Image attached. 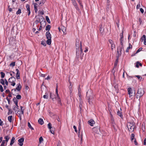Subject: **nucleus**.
I'll return each instance as SVG.
<instances>
[{
    "mask_svg": "<svg viewBox=\"0 0 146 146\" xmlns=\"http://www.w3.org/2000/svg\"><path fill=\"white\" fill-rule=\"evenodd\" d=\"M11 83V86H14L15 85V82H12V83Z\"/></svg>",
    "mask_w": 146,
    "mask_h": 146,
    "instance_id": "61",
    "label": "nucleus"
},
{
    "mask_svg": "<svg viewBox=\"0 0 146 146\" xmlns=\"http://www.w3.org/2000/svg\"><path fill=\"white\" fill-rule=\"evenodd\" d=\"M5 143V140H4L2 141V143L1 145V146H4V144Z\"/></svg>",
    "mask_w": 146,
    "mask_h": 146,
    "instance_id": "49",
    "label": "nucleus"
},
{
    "mask_svg": "<svg viewBox=\"0 0 146 146\" xmlns=\"http://www.w3.org/2000/svg\"><path fill=\"white\" fill-rule=\"evenodd\" d=\"M0 83L3 85H5L4 80L3 79H1L0 80Z\"/></svg>",
    "mask_w": 146,
    "mask_h": 146,
    "instance_id": "36",
    "label": "nucleus"
},
{
    "mask_svg": "<svg viewBox=\"0 0 146 146\" xmlns=\"http://www.w3.org/2000/svg\"><path fill=\"white\" fill-rule=\"evenodd\" d=\"M142 49V48H140L137 51L136 54L137 53L139 52H140L141 50Z\"/></svg>",
    "mask_w": 146,
    "mask_h": 146,
    "instance_id": "50",
    "label": "nucleus"
},
{
    "mask_svg": "<svg viewBox=\"0 0 146 146\" xmlns=\"http://www.w3.org/2000/svg\"><path fill=\"white\" fill-rule=\"evenodd\" d=\"M80 53L81 54L83 52L82 49V42H80Z\"/></svg>",
    "mask_w": 146,
    "mask_h": 146,
    "instance_id": "34",
    "label": "nucleus"
},
{
    "mask_svg": "<svg viewBox=\"0 0 146 146\" xmlns=\"http://www.w3.org/2000/svg\"><path fill=\"white\" fill-rule=\"evenodd\" d=\"M77 0L78 2L80 5V6L81 7V9H82L83 7V5L82 3L80 1V0Z\"/></svg>",
    "mask_w": 146,
    "mask_h": 146,
    "instance_id": "26",
    "label": "nucleus"
},
{
    "mask_svg": "<svg viewBox=\"0 0 146 146\" xmlns=\"http://www.w3.org/2000/svg\"><path fill=\"white\" fill-rule=\"evenodd\" d=\"M50 25H47L46 27L45 30L49 31L50 30Z\"/></svg>",
    "mask_w": 146,
    "mask_h": 146,
    "instance_id": "29",
    "label": "nucleus"
},
{
    "mask_svg": "<svg viewBox=\"0 0 146 146\" xmlns=\"http://www.w3.org/2000/svg\"><path fill=\"white\" fill-rule=\"evenodd\" d=\"M16 80L15 78L13 76H12L8 80V81L9 82L12 83L14 82Z\"/></svg>",
    "mask_w": 146,
    "mask_h": 146,
    "instance_id": "12",
    "label": "nucleus"
},
{
    "mask_svg": "<svg viewBox=\"0 0 146 146\" xmlns=\"http://www.w3.org/2000/svg\"><path fill=\"white\" fill-rule=\"evenodd\" d=\"M144 94V91L142 88H139L136 94V98L140 99L141 97Z\"/></svg>",
    "mask_w": 146,
    "mask_h": 146,
    "instance_id": "2",
    "label": "nucleus"
},
{
    "mask_svg": "<svg viewBox=\"0 0 146 146\" xmlns=\"http://www.w3.org/2000/svg\"><path fill=\"white\" fill-rule=\"evenodd\" d=\"M139 62L137 61L136 62V64L135 65L136 67L137 68H138L139 67Z\"/></svg>",
    "mask_w": 146,
    "mask_h": 146,
    "instance_id": "53",
    "label": "nucleus"
},
{
    "mask_svg": "<svg viewBox=\"0 0 146 146\" xmlns=\"http://www.w3.org/2000/svg\"><path fill=\"white\" fill-rule=\"evenodd\" d=\"M46 21L48 23H50V21L48 16H46Z\"/></svg>",
    "mask_w": 146,
    "mask_h": 146,
    "instance_id": "38",
    "label": "nucleus"
},
{
    "mask_svg": "<svg viewBox=\"0 0 146 146\" xmlns=\"http://www.w3.org/2000/svg\"><path fill=\"white\" fill-rule=\"evenodd\" d=\"M122 50H123V51H124V50H123V46H121V47L119 49V48H117V54L118 55H119L120 54L119 52H120V54H121V51H122Z\"/></svg>",
    "mask_w": 146,
    "mask_h": 146,
    "instance_id": "11",
    "label": "nucleus"
},
{
    "mask_svg": "<svg viewBox=\"0 0 146 146\" xmlns=\"http://www.w3.org/2000/svg\"><path fill=\"white\" fill-rule=\"evenodd\" d=\"M54 98L56 100L58 101L59 103H60V99L59 96L58 94V95L56 94V95L55 96Z\"/></svg>",
    "mask_w": 146,
    "mask_h": 146,
    "instance_id": "14",
    "label": "nucleus"
},
{
    "mask_svg": "<svg viewBox=\"0 0 146 146\" xmlns=\"http://www.w3.org/2000/svg\"><path fill=\"white\" fill-rule=\"evenodd\" d=\"M141 40H144V41L146 40V36L143 35V36L141 38Z\"/></svg>",
    "mask_w": 146,
    "mask_h": 146,
    "instance_id": "35",
    "label": "nucleus"
},
{
    "mask_svg": "<svg viewBox=\"0 0 146 146\" xmlns=\"http://www.w3.org/2000/svg\"><path fill=\"white\" fill-rule=\"evenodd\" d=\"M48 127L49 129H51L52 127L51 124L49 123L48 124Z\"/></svg>",
    "mask_w": 146,
    "mask_h": 146,
    "instance_id": "41",
    "label": "nucleus"
},
{
    "mask_svg": "<svg viewBox=\"0 0 146 146\" xmlns=\"http://www.w3.org/2000/svg\"><path fill=\"white\" fill-rule=\"evenodd\" d=\"M115 46L114 44H111V49L113 50V49L115 47Z\"/></svg>",
    "mask_w": 146,
    "mask_h": 146,
    "instance_id": "52",
    "label": "nucleus"
},
{
    "mask_svg": "<svg viewBox=\"0 0 146 146\" xmlns=\"http://www.w3.org/2000/svg\"><path fill=\"white\" fill-rule=\"evenodd\" d=\"M127 127L129 131L131 132L133 131L135 125L134 123L133 122L128 123L127 125Z\"/></svg>",
    "mask_w": 146,
    "mask_h": 146,
    "instance_id": "3",
    "label": "nucleus"
},
{
    "mask_svg": "<svg viewBox=\"0 0 146 146\" xmlns=\"http://www.w3.org/2000/svg\"><path fill=\"white\" fill-rule=\"evenodd\" d=\"M118 62V59H117L115 61V64H114L115 66H116L117 65Z\"/></svg>",
    "mask_w": 146,
    "mask_h": 146,
    "instance_id": "56",
    "label": "nucleus"
},
{
    "mask_svg": "<svg viewBox=\"0 0 146 146\" xmlns=\"http://www.w3.org/2000/svg\"><path fill=\"white\" fill-rule=\"evenodd\" d=\"M111 125L113 127V128L115 130H116V129H115V122L114 121V120L113 119H111Z\"/></svg>",
    "mask_w": 146,
    "mask_h": 146,
    "instance_id": "15",
    "label": "nucleus"
},
{
    "mask_svg": "<svg viewBox=\"0 0 146 146\" xmlns=\"http://www.w3.org/2000/svg\"><path fill=\"white\" fill-rule=\"evenodd\" d=\"M26 8H27V11H30V6L29 5L27 4L26 5Z\"/></svg>",
    "mask_w": 146,
    "mask_h": 146,
    "instance_id": "37",
    "label": "nucleus"
},
{
    "mask_svg": "<svg viewBox=\"0 0 146 146\" xmlns=\"http://www.w3.org/2000/svg\"><path fill=\"white\" fill-rule=\"evenodd\" d=\"M76 54L77 55H78L79 54V47L80 45L79 43V40H76Z\"/></svg>",
    "mask_w": 146,
    "mask_h": 146,
    "instance_id": "4",
    "label": "nucleus"
},
{
    "mask_svg": "<svg viewBox=\"0 0 146 146\" xmlns=\"http://www.w3.org/2000/svg\"><path fill=\"white\" fill-rule=\"evenodd\" d=\"M15 65V62H12L10 64V66H14Z\"/></svg>",
    "mask_w": 146,
    "mask_h": 146,
    "instance_id": "47",
    "label": "nucleus"
},
{
    "mask_svg": "<svg viewBox=\"0 0 146 146\" xmlns=\"http://www.w3.org/2000/svg\"><path fill=\"white\" fill-rule=\"evenodd\" d=\"M21 115H23L24 114V107L23 106H21Z\"/></svg>",
    "mask_w": 146,
    "mask_h": 146,
    "instance_id": "24",
    "label": "nucleus"
},
{
    "mask_svg": "<svg viewBox=\"0 0 146 146\" xmlns=\"http://www.w3.org/2000/svg\"><path fill=\"white\" fill-rule=\"evenodd\" d=\"M132 48V46L131 44L129 43V46L128 47H127V49H126L125 51L126 52H129V50L130 48Z\"/></svg>",
    "mask_w": 146,
    "mask_h": 146,
    "instance_id": "20",
    "label": "nucleus"
},
{
    "mask_svg": "<svg viewBox=\"0 0 146 146\" xmlns=\"http://www.w3.org/2000/svg\"><path fill=\"white\" fill-rule=\"evenodd\" d=\"M51 38L47 39V40L46 41V43L48 44H50L51 43Z\"/></svg>",
    "mask_w": 146,
    "mask_h": 146,
    "instance_id": "23",
    "label": "nucleus"
},
{
    "mask_svg": "<svg viewBox=\"0 0 146 146\" xmlns=\"http://www.w3.org/2000/svg\"><path fill=\"white\" fill-rule=\"evenodd\" d=\"M61 30L64 34L66 32V28L65 27H63L61 29Z\"/></svg>",
    "mask_w": 146,
    "mask_h": 146,
    "instance_id": "33",
    "label": "nucleus"
},
{
    "mask_svg": "<svg viewBox=\"0 0 146 146\" xmlns=\"http://www.w3.org/2000/svg\"><path fill=\"white\" fill-rule=\"evenodd\" d=\"M16 70L17 72L16 77L17 79H19L20 78V74L19 71L17 69H16Z\"/></svg>",
    "mask_w": 146,
    "mask_h": 146,
    "instance_id": "10",
    "label": "nucleus"
},
{
    "mask_svg": "<svg viewBox=\"0 0 146 146\" xmlns=\"http://www.w3.org/2000/svg\"><path fill=\"white\" fill-rule=\"evenodd\" d=\"M74 6V7L78 11H80V9L78 7V5L76 2L72 4Z\"/></svg>",
    "mask_w": 146,
    "mask_h": 146,
    "instance_id": "16",
    "label": "nucleus"
},
{
    "mask_svg": "<svg viewBox=\"0 0 146 146\" xmlns=\"http://www.w3.org/2000/svg\"><path fill=\"white\" fill-rule=\"evenodd\" d=\"M9 110V111L8 113V115H9L10 114H11L12 113V111L10 109H9L8 110Z\"/></svg>",
    "mask_w": 146,
    "mask_h": 146,
    "instance_id": "44",
    "label": "nucleus"
},
{
    "mask_svg": "<svg viewBox=\"0 0 146 146\" xmlns=\"http://www.w3.org/2000/svg\"><path fill=\"white\" fill-rule=\"evenodd\" d=\"M143 144L145 145H146V139H144L143 141Z\"/></svg>",
    "mask_w": 146,
    "mask_h": 146,
    "instance_id": "64",
    "label": "nucleus"
},
{
    "mask_svg": "<svg viewBox=\"0 0 146 146\" xmlns=\"http://www.w3.org/2000/svg\"><path fill=\"white\" fill-rule=\"evenodd\" d=\"M38 123L41 125H42L44 123L42 119L41 118H40L39 119L38 121Z\"/></svg>",
    "mask_w": 146,
    "mask_h": 146,
    "instance_id": "19",
    "label": "nucleus"
},
{
    "mask_svg": "<svg viewBox=\"0 0 146 146\" xmlns=\"http://www.w3.org/2000/svg\"><path fill=\"white\" fill-rule=\"evenodd\" d=\"M34 10L35 11V12L36 13L37 11V7L35 5H34Z\"/></svg>",
    "mask_w": 146,
    "mask_h": 146,
    "instance_id": "48",
    "label": "nucleus"
},
{
    "mask_svg": "<svg viewBox=\"0 0 146 146\" xmlns=\"http://www.w3.org/2000/svg\"><path fill=\"white\" fill-rule=\"evenodd\" d=\"M15 141V139L14 137H12V138L11 140V142L10 143V145L11 146L13 144L14 142V141Z\"/></svg>",
    "mask_w": 146,
    "mask_h": 146,
    "instance_id": "17",
    "label": "nucleus"
},
{
    "mask_svg": "<svg viewBox=\"0 0 146 146\" xmlns=\"http://www.w3.org/2000/svg\"><path fill=\"white\" fill-rule=\"evenodd\" d=\"M28 127L30 128L31 130H34V128L31 126L30 123L29 122L28 123Z\"/></svg>",
    "mask_w": 146,
    "mask_h": 146,
    "instance_id": "27",
    "label": "nucleus"
},
{
    "mask_svg": "<svg viewBox=\"0 0 146 146\" xmlns=\"http://www.w3.org/2000/svg\"><path fill=\"white\" fill-rule=\"evenodd\" d=\"M21 9H19L18 11H17V13H16V14L18 15V14H20L21 13Z\"/></svg>",
    "mask_w": 146,
    "mask_h": 146,
    "instance_id": "43",
    "label": "nucleus"
},
{
    "mask_svg": "<svg viewBox=\"0 0 146 146\" xmlns=\"http://www.w3.org/2000/svg\"><path fill=\"white\" fill-rule=\"evenodd\" d=\"M73 128L74 129L75 131L76 132H77V128H76V127L75 125H74L73 126Z\"/></svg>",
    "mask_w": 146,
    "mask_h": 146,
    "instance_id": "57",
    "label": "nucleus"
},
{
    "mask_svg": "<svg viewBox=\"0 0 146 146\" xmlns=\"http://www.w3.org/2000/svg\"><path fill=\"white\" fill-rule=\"evenodd\" d=\"M117 114L121 118L123 116V115L121 114V112L119 110L117 111Z\"/></svg>",
    "mask_w": 146,
    "mask_h": 146,
    "instance_id": "28",
    "label": "nucleus"
},
{
    "mask_svg": "<svg viewBox=\"0 0 146 146\" xmlns=\"http://www.w3.org/2000/svg\"><path fill=\"white\" fill-rule=\"evenodd\" d=\"M140 11L142 13H143L144 12V10L142 8L140 9Z\"/></svg>",
    "mask_w": 146,
    "mask_h": 146,
    "instance_id": "62",
    "label": "nucleus"
},
{
    "mask_svg": "<svg viewBox=\"0 0 146 146\" xmlns=\"http://www.w3.org/2000/svg\"><path fill=\"white\" fill-rule=\"evenodd\" d=\"M44 3V1H42L41 2H40L39 3H38V5L39 6H41Z\"/></svg>",
    "mask_w": 146,
    "mask_h": 146,
    "instance_id": "31",
    "label": "nucleus"
},
{
    "mask_svg": "<svg viewBox=\"0 0 146 146\" xmlns=\"http://www.w3.org/2000/svg\"><path fill=\"white\" fill-rule=\"evenodd\" d=\"M135 77H137L140 81H141L142 79V77L139 75H136L135 76Z\"/></svg>",
    "mask_w": 146,
    "mask_h": 146,
    "instance_id": "40",
    "label": "nucleus"
},
{
    "mask_svg": "<svg viewBox=\"0 0 146 146\" xmlns=\"http://www.w3.org/2000/svg\"><path fill=\"white\" fill-rule=\"evenodd\" d=\"M17 109H18V108L16 106H15L13 108V110L15 111V112L17 111Z\"/></svg>",
    "mask_w": 146,
    "mask_h": 146,
    "instance_id": "58",
    "label": "nucleus"
},
{
    "mask_svg": "<svg viewBox=\"0 0 146 146\" xmlns=\"http://www.w3.org/2000/svg\"><path fill=\"white\" fill-rule=\"evenodd\" d=\"M109 42L110 44H113V41L112 40L110 39L109 40Z\"/></svg>",
    "mask_w": 146,
    "mask_h": 146,
    "instance_id": "63",
    "label": "nucleus"
},
{
    "mask_svg": "<svg viewBox=\"0 0 146 146\" xmlns=\"http://www.w3.org/2000/svg\"><path fill=\"white\" fill-rule=\"evenodd\" d=\"M135 135L133 133H132L131 135V140L133 141V140L134 139Z\"/></svg>",
    "mask_w": 146,
    "mask_h": 146,
    "instance_id": "30",
    "label": "nucleus"
},
{
    "mask_svg": "<svg viewBox=\"0 0 146 146\" xmlns=\"http://www.w3.org/2000/svg\"><path fill=\"white\" fill-rule=\"evenodd\" d=\"M92 130L93 131L97 134H99L100 131L99 126L94 127L92 129Z\"/></svg>",
    "mask_w": 146,
    "mask_h": 146,
    "instance_id": "6",
    "label": "nucleus"
},
{
    "mask_svg": "<svg viewBox=\"0 0 146 146\" xmlns=\"http://www.w3.org/2000/svg\"><path fill=\"white\" fill-rule=\"evenodd\" d=\"M21 98V96L20 95H18L16 96V98L17 99H20Z\"/></svg>",
    "mask_w": 146,
    "mask_h": 146,
    "instance_id": "45",
    "label": "nucleus"
},
{
    "mask_svg": "<svg viewBox=\"0 0 146 146\" xmlns=\"http://www.w3.org/2000/svg\"><path fill=\"white\" fill-rule=\"evenodd\" d=\"M127 91L130 97L134 96L135 93V92H134V93L133 92L131 88H128L127 89Z\"/></svg>",
    "mask_w": 146,
    "mask_h": 146,
    "instance_id": "5",
    "label": "nucleus"
},
{
    "mask_svg": "<svg viewBox=\"0 0 146 146\" xmlns=\"http://www.w3.org/2000/svg\"><path fill=\"white\" fill-rule=\"evenodd\" d=\"M4 138L5 139V141H6L7 142L8 141L9 139V137L8 135H6L5 136V137H4Z\"/></svg>",
    "mask_w": 146,
    "mask_h": 146,
    "instance_id": "32",
    "label": "nucleus"
},
{
    "mask_svg": "<svg viewBox=\"0 0 146 146\" xmlns=\"http://www.w3.org/2000/svg\"><path fill=\"white\" fill-rule=\"evenodd\" d=\"M119 20L117 19V22H116V25H117L118 27H119Z\"/></svg>",
    "mask_w": 146,
    "mask_h": 146,
    "instance_id": "55",
    "label": "nucleus"
},
{
    "mask_svg": "<svg viewBox=\"0 0 146 146\" xmlns=\"http://www.w3.org/2000/svg\"><path fill=\"white\" fill-rule=\"evenodd\" d=\"M70 84L69 87V90H70V96L71 95V94L72 93V86L71 85V83H70Z\"/></svg>",
    "mask_w": 146,
    "mask_h": 146,
    "instance_id": "18",
    "label": "nucleus"
},
{
    "mask_svg": "<svg viewBox=\"0 0 146 146\" xmlns=\"http://www.w3.org/2000/svg\"><path fill=\"white\" fill-rule=\"evenodd\" d=\"M41 44L43 45L44 46H46V44H45V42H44L43 41H42L41 42Z\"/></svg>",
    "mask_w": 146,
    "mask_h": 146,
    "instance_id": "60",
    "label": "nucleus"
},
{
    "mask_svg": "<svg viewBox=\"0 0 146 146\" xmlns=\"http://www.w3.org/2000/svg\"><path fill=\"white\" fill-rule=\"evenodd\" d=\"M0 74L1 75V77L2 78L4 77L5 76V74L3 72H1Z\"/></svg>",
    "mask_w": 146,
    "mask_h": 146,
    "instance_id": "39",
    "label": "nucleus"
},
{
    "mask_svg": "<svg viewBox=\"0 0 146 146\" xmlns=\"http://www.w3.org/2000/svg\"><path fill=\"white\" fill-rule=\"evenodd\" d=\"M12 116L10 115L8 117V121L10 123L12 122Z\"/></svg>",
    "mask_w": 146,
    "mask_h": 146,
    "instance_id": "21",
    "label": "nucleus"
},
{
    "mask_svg": "<svg viewBox=\"0 0 146 146\" xmlns=\"http://www.w3.org/2000/svg\"><path fill=\"white\" fill-rule=\"evenodd\" d=\"M95 122L94 120L92 119H91L88 121V123L91 126H93L94 124L95 123Z\"/></svg>",
    "mask_w": 146,
    "mask_h": 146,
    "instance_id": "8",
    "label": "nucleus"
},
{
    "mask_svg": "<svg viewBox=\"0 0 146 146\" xmlns=\"http://www.w3.org/2000/svg\"><path fill=\"white\" fill-rule=\"evenodd\" d=\"M24 139L23 138H21L18 140V142L20 143L19 144L20 146H22L23 145V142H24Z\"/></svg>",
    "mask_w": 146,
    "mask_h": 146,
    "instance_id": "9",
    "label": "nucleus"
},
{
    "mask_svg": "<svg viewBox=\"0 0 146 146\" xmlns=\"http://www.w3.org/2000/svg\"><path fill=\"white\" fill-rule=\"evenodd\" d=\"M17 87L15 89H12L11 90V91L13 92V91H14V92H16V90H17L18 91H20L21 88V85L20 83L19 84H17ZM13 93V92H12Z\"/></svg>",
    "mask_w": 146,
    "mask_h": 146,
    "instance_id": "7",
    "label": "nucleus"
},
{
    "mask_svg": "<svg viewBox=\"0 0 146 146\" xmlns=\"http://www.w3.org/2000/svg\"><path fill=\"white\" fill-rule=\"evenodd\" d=\"M80 128H81V125H80V122H79V126L78 127L79 130H78V136L79 137L80 136Z\"/></svg>",
    "mask_w": 146,
    "mask_h": 146,
    "instance_id": "42",
    "label": "nucleus"
},
{
    "mask_svg": "<svg viewBox=\"0 0 146 146\" xmlns=\"http://www.w3.org/2000/svg\"><path fill=\"white\" fill-rule=\"evenodd\" d=\"M13 101L14 103L15 104L16 106H17V104H18V101L17 100L16 98L14 97L13 98Z\"/></svg>",
    "mask_w": 146,
    "mask_h": 146,
    "instance_id": "22",
    "label": "nucleus"
},
{
    "mask_svg": "<svg viewBox=\"0 0 146 146\" xmlns=\"http://www.w3.org/2000/svg\"><path fill=\"white\" fill-rule=\"evenodd\" d=\"M86 96L88 98L89 103L90 104H92V103L93 96L91 90H89L87 92Z\"/></svg>",
    "mask_w": 146,
    "mask_h": 146,
    "instance_id": "1",
    "label": "nucleus"
},
{
    "mask_svg": "<svg viewBox=\"0 0 146 146\" xmlns=\"http://www.w3.org/2000/svg\"><path fill=\"white\" fill-rule=\"evenodd\" d=\"M0 90L1 92H2L3 91V87L1 85H0Z\"/></svg>",
    "mask_w": 146,
    "mask_h": 146,
    "instance_id": "51",
    "label": "nucleus"
},
{
    "mask_svg": "<svg viewBox=\"0 0 146 146\" xmlns=\"http://www.w3.org/2000/svg\"><path fill=\"white\" fill-rule=\"evenodd\" d=\"M46 35L47 39L51 38V35L49 31H48L46 32Z\"/></svg>",
    "mask_w": 146,
    "mask_h": 146,
    "instance_id": "13",
    "label": "nucleus"
},
{
    "mask_svg": "<svg viewBox=\"0 0 146 146\" xmlns=\"http://www.w3.org/2000/svg\"><path fill=\"white\" fill-rule=\"evenodd\" d=\"M4 81H5V83L6 86H8V83L7 80L6 79H4Z\"/></svg>",
    "mask_w": 146,
    "mask_h": 146,
    "instance_id": "54",
    "label": "nucleus"
},
{
    "mask_svg": "<svg viewBox=\"0 0 146 146\" xmlns=\"http://www.w3.org/2000/svg\"><path fill=\"white\" fill-rule=\"evenodd\" d=\"M43 139L42 137H40L39 139V141L40 143H41L42 142V141H43Z\"/></svg>",
    "mask_w": 146,
    "mask_h": 146,
    "instance_id": "46",
    "label": "nucleus"
},
{
    "mask_svg": "<svg viewBox=\"0 0 146 146\" xmlns=\"http://www.w3.org/2000/svg\"><path fill=\"white\" fill-rule=\"evenodd\" d=\"M50 132L52 134H54V131L55 129L54 128L52 127L51 129H49Z\"/></svg>",
    "mask_w": 146,
    "mask_h": 146,
    "instance_id": "25",
    "label": "nucleus"
},
{
    "mask_svg": "<svg viewBox=\"0 0 146 146\" xmlns=\"http://www.w3.org/2000/svg\"><path fill=\"white\" fill-rule=\"evenodd\" d=\"M44 98L47 99L48 98V96L47 94L44 95L43 96Z\"/></svg>",
    "mask_w": 146,
    "mask_h": 146,
    "instance_id": "59",
    "label": "nucleus"
}]
</instances>
